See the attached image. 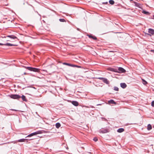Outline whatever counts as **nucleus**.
<instances>
[{"mask_svg":"<svg viewBox=\"0 0 154 154\" xmlns=\"http://www.w3.org/2000/svg\"><path fill=\"white\" fill-rule=\"evenodd\" d=\"M26 68L28 70L30 71H32L35 72H40V69H39L32 68L30 67H26Z\"/></svg>","mask_w":154,"mask_h":154,"instance_id":"1","label":"nucleus"},{"mask_svg":"<svg viewBox=\"0 0 154 154\" xmlns=\"http://www.w3.org/2000/svg\"><path fill=\"white\" fill-rule=\"evenodd\" d=\"M10 97L13 99H18L21 98V96L17 94H11L10 95Z\"/></svg>","mask_w":154,"mask_h":154,"instance_id":"2","label":"nucleus"},{"mask_svg":"<svg viewBox=\"0 0 154 154\" xmlns=\"http://www.w3.org/2000/svg\"><path fill=\"white\" fill-rule=\"evenodd\" d=\"M41 133H42V132H41V131H37L35 132L34 133H31V134L28 135L27 136V137H30L32 136H33V135H35L39 134H40Z\"/></svg>","mask_w":154,"mask_h":154,"instance_id":"3","label":"nucleus"},{"mask_svg":"<svg viewBox=\"0 0 154 154\" xmlns=\"http://www.w3.org/2000/svg\"><path fill=\"white\" fill-rule=\"evenodd\" d=\"M98 79H100L102 80L104 83L106 84H108L109 83V81L106 78H99Z\"/></svg>","mask_w":154,"mask_h":154,"instance_id":"4","label":"nucleus"},{"mask_svg":"<svg viewBox=\"0 0 154 154\" xmlns=\"http://www.w3.org/2000/svg\"><path fill=\"white\" fill-rule=\"evenodd\" d=\"M26 140H27V139H21L17 141H16V142L15 141L12 142H11V143H16L17 142H25V141Z\"/></svg>","mask_w":154,"mask_h":154,"instance_id":"5","label":"nucleus"},{"mask_svg":"<svg viewBox=\"0 0 154 154\" xmlns=\"http://www.w3.org/2000/svg\"><path fill=\"white\" fill-rule=\"evenodd\" d=\"M118 70L120 72L124 73L126 72V70L124 69L121 67L119 68Z\"/></svg>","mask_w":154,"mask_h":154,"instance_id":"6","label":"nucleus"},{"mask_svg":"<svg viewBox=\"0 0 154 154\" xmlns=\"http://www.w3.org/2000/svg\"><path fill=\"white\" fill-rule=\"evenodd\" d=\"M148 32L151 34L152 35H154V30L152 29H148Z\"/></svg>","mask_w":154,"mask_h":154,"instance_id":"7","label":"nucleus"},{"mask_svg":"<svg viewBox=\"0 0 154 154\" xmlns=\"http://www.w3.org/2000/svg\"><path fill=\"white\" fill-rule=\"evenodd\" d=\"M108 103L109 104H116V103L115 102L114 100H109L108 101Z\"/></svg>","mask_w":154,"mask_h":154,"instance_id":"8","label":"nucleus"},{"mask_svg":"<svg viewBox=\"0 0 154 154\" xmlns=\"http://www.w3.org/2000/svg\"><path fill=\"white\" fill-rule=\"evenodd\" d=\"M72 104L75 106H77L79 105V103L76 101H73L72 102Z\"/></svg>","mask_w":154,"mask_h":154,"instance_id":"9","label":"nucleus"},{"mask_svg":"<svg viewBox=\"0 0 154 154\" xmlns=\"http://www.w3.org/2000/svg\"><path fill=\"white\" fill-rule=\"evenodd\" d=\"M120 85L121 87L123 88H125L127 86L126 84L124 83H121L120 84Z\"/></svg>","mask_w":154,"mask_h":154,"instance_id":"10","label":"nucleus"},{"mask_svg":"<svg viewBox=\"0 0 154 154\" xmlns=\"http://www.w3.org/2000/svg\"><path fill=\"white\" fill-rule=\"evenodd\" d=\"M108 69L109 70V71H112V72H117V69H115L113 68H111V67L109 68H108Z\"/></svg>","mask_w":154,"mask_h":154,"instance_id":"11","label":"nucleus"},{"mask_svg":"<svg viewBox=\"0 0 154 154\" xmlns=\"http://www.w3.org/2000/svg\"><path fill=\"white\" fill-rule=\"evenodd\" d=\"M100 132L102 133H105L108 132V130L106 129H102L100 131Z\"/></svg>","mask_w":154,"mask_h":154,"instance_id":"12","label":"nucleus"},{"mask_svg":"<svg viewBox=\"0 0 154 154\" xmlns=\"http://www.w3.org/2000/svg\"><path fill=\"white\" fill-rule=\"evenodd\" d=\"M7 37H9L13 39L17 38V37L14 35H8L7 36Z\"/></svg>","mask_w":154,"mask_h":154,"instance_id":"13","label":"nucleus"},{"mask_svg":"<svg viewBox=\"0 0 154 154\" xmlns=\"http://www.w3.org/2000/svg\"><path fill=\"white\" fill-rule=\"evenodd\" d=\"M4 45L5 46H16L17 45H14L12 44H11L9 43H7L6 44H4Z\"/></svg>","mask_w":154,"mask_h":154,"instance_id":"14","label":"nucleus"},{"mask_svg":"<svg viewBox=\"0 0 154 154\" xmlns=\"http://www.w3.org/2000/svg\"><path fill=\"white\" fill-rule=\"evenodd\" d=\"M124 131V129L123 128H120L117 130V131L119 133H122Z\"/></svg>","mask_w":154,"mask_h":154,"instance_id":"15","label":"nucleus"},{"mask_svg":"<svg viewBox=\"0 0 154 154\" xmlns=\"http://www.w3.org/2000/svg\"><path fill=\"white\" fill-rule=\"evenodd\" d=\"M88 36L89 38H91L94 40L97 39V38L95 36H93L91 35H88Z\"/></svg>","mask_w":154,"mask_h":154,"instance_id":"16","label":"nucleus"},{"mask_svg":"<svg viewBox=\"0 0 154 154\" xmlns=\"http://www.w3.org/2000/svg\"><path fill=\"white\" fill-rule=\"evenodd\" d=\"M134 3L135 4V5L136 6L140 8V4L138 3H137V2H134Z\"/></svg>","mask_w":154,"mask_h":154,"instance_id":"17","label":"nucleus"},{"mask_svg":"<svg viewBox=\"0 0 154 154\" xmlns=\"http://www.w3.org/2000/svg\"><path fill=\"white\" fill-rule=\"evenodd\" d=\"M61 126V125L59 123H57L56 124V128H59Z\"/></svg>","mask_w":154,"mask_h":154,"instance_id":"18","label":"nucleus"},{"mask_svg":"<svg viewBox=\"0 0 154 154\" xmlns=\"http://www.w3.org/2000/svg\"><path fill=\"white\" fill-rule=\"evenodd\" d=\"M21 98H22V100L23 101H27V100L26 99V97L25 96H24L23 95L21 96Z\"/></svg>","mask_w":154,"mask_h":154,"instance_id":"19","label":"nucleus"},{"mask_svg":"<svg viewBox=\"0 0 154 154\" xmlns=\"http://www.w3.org/2000/svg\"><path fill=\"white\" fill-rule=\"evenodd\" d=\"M63 65H67V66H71V67L72 66V64H70V63H63Z\"/></svg>","mask_w":154,"mask_h":154,"instance_id":"20","label":"nucleus"},{"mask_svg":"<svg viewBox=\"0 0 154 154\" xmlns=\"http://www.w3.org/2000/svg\"><path fill=\"white\" fill-rule=\"evenodd\" d=\"M152 126L150 125L149 124L147 126V130H150L152 129Z\"/></svg>","mask_w":154,"mask_h":154,"instance_id":"21","label":"nucleus"},{"mask_svg":"<svg viewBox=\"0 0 154 154\" xmlns=\"http://www.w3.org/2000/svg\"><path fill=\"white\" fill-rule=\"evenodd\" d=\"M72 67H76L78 68H81V66H77V65H74V64H72Z\"/></svg>","mask_w":154,"mask_h":154,"instance_id":"22","label":"nucleus"},{"mask_svg":"<svg viewBox=\"0 0 154 154\" xmlns=\"http://www.w3.org/2000/svg\"><path fill=\"white\" fill-rule=\"evenodd\" d=\"M110 4L111 5H113L114 3V2L112 0H110L109 1Z\"/></svg>","mask_w":154,"mask_h":154,"instance_id":"23","label":"nucleus"},{"mask_svg":"<svg viewBox=\"0 0 154 154\" xmlns=\"http://www.w3.org/2000/svg\"><path fill=\"white\" fill-rule=\"evenodd\" d=\"M143 83L144 85H146L147 84V82L143 79H142Z\"/></svg>","mask_w":154,"mask_h":154,"instance_id":"24","label":"nucleus"},{"mask_svg":"<svg viewBox=\"0 0 154 154\" xmlns=\"http://www.w3.org/2000/svg\"><path fill=\"white\" fill-rule=\"evenodd\" d=\"M142 12L143 13H144L145 14H149V13L148 12L146 11H143Z\"/></svg>","mask_w":154,"mask_h":154,"instance_id":"25","label":"nucleus"},{"mask_svg":"<svg viewBox=\"0 0 154 154\" xmlns=\"http://www.w3.org/2000/svg\"><path fill=\"white\" fill-rule=\"evenodd\" d=\"M114 90L117 91H119V88L116 87H114Z\"/></svg>","mask_w":154,"mask_h":154,"instance_id":"26","label":"nucleus"},{"mask_svg":"<svg viewBox=\"0 0 154 154\" xmlns=\"http://www.w3.org/2000/svg\"><path fill=\"white\" fill-rule=\"evenodd\" d=\"M59 20L61 22H64L65 21V20L63 19H59Z\"/></svg>","mask_w":154,"mask_h":154,"instance_id":"27","label":"nucleus"},{"mask_svg":"<svg viewBox=\"0 0 154 154\" xmlns=\"http://www.w3.org/2000/svg\"><path fill=\"white\" fill-rule=\"evenodd\" d=\"M93 140L94 141L96 142L97 141L98 139L97 137H95L93 139Z\"/></svg>","mask_w":154,"mask_h":154,"instance_id":"28","label":"nucleus"},{"mask_svg":"<svg viewBox=\"0 0 154 154\" xmlns=\"http://www.w3.org/2000/svg\"><path fill=\"white\" fill-rule=\"evenodd\" d=\"M151 105L152 106L154 107V101H153L152 102Z\"/></svg>","mask_w":154,"mask_h":154,"instance_id":"29","label":"nucleus"},{"mask_svg":"<svg viewBox=\"0 0 154 154\" xmlns=\"http://www.w3.org/2000/svg\"><path fill=\"white\" fill-rule=\"evenodd\" d=\"M83 107H85L87 108H89V107L88 106H83Z\"/></svg>","mask_w":154,"mask_h":154,"instance_id":"30","label":"nucleus"},{"mask_svg":"<svg viewBox=\"0 0 154 154\" xmlns=\"http://www.w3.org/2000/svg\"><path fill=\"white\" fill-rule=\"evenodd\" d=\"M0 45H4V44H2V43H0Z\"/></svg>","mask_w":154,"mask_h":154,"instance_id":"31","label":"nucleus"},{"mask_svg":"<svg viewBox=\"0 0 154 154\" xmlns=\"http://www.w3.org/2000/svg\"><path fill=\"white\" fill-rule=\"evenodd\" d=\"M11 110H13V111H17V110H15V109H11Z\"/></svg>","mask_w":154,"mask_h":154,"instance_id":"32","label":"nucleus"},{"mask_svg":"<svg viewBox=\"0 0 154 154\" xmlns=\"http://www.w3.org/2000/svg\"><path fill=\"white\" fill-rule=\"evenodd\" d=\"M5 40L6 41H10L9 40H8L7 39H6Z\"/></svg>","mask_w":154,"mask_h":154,"instance_id":"33","label":"nucleus"},{"mask_svg":"<svg viewBox=\"0 0 154 154\" xmlns=\"http://www.w3.org/2000/svg\"><path fill=\"white\" fill-rule=\"evenodd\" d=\"M151 51H152V52H153V53H154V50H151Z\"/></svg>","mask_w":154,"mask_h":154,"instance_id":"34","label":"nucleus"},{"mask_svg":"<svg viewBox=\"0 0 154 154\" xmlns=\"http://www.w3.org/2000/svg\"><path fill=\"white\" fill-rule=\"evenodd\" d=\"M101 105V104H97V106H98V105Z\"/></svg>","mask_w":154,"mask_h":154,"instance_id":"35","label":"nucleus"},{"mask_svg":"<svg viewBox=\"0 0 154 154\" xmlns=\"http://www.w3.org/2000/svg\"><path fill=\"white\" fill-rule=\"evenodd\" d=\"M91 107H92V108H93L94 107V106H91Z\"/></svg>","mask_w":154,"mask_h":154,"instance_id":"36","label":"nucleus"},{"mask_svg":"<svg viewBox=\"0 0 154 154\" xmlns=\"http://www.w3.org/2000/svg\"><path fill=\"white\" fill-rule=\"evenodd\" d=\"M24 74H25V75H26V73L25 72V73H24Z\"/></svg>","mask_w":154,"mask_h":154,"instance_id":"37","label":"nucleus"},{"mask_svg":"<svg viewBox=\"0 0 154 154\" xmlns=\"http://www.w3.org/2000/svg\"><path fill=\"white\" fill-rule=\"evenodd\" d=\"M3 38H6V37H3Z\"/></svg>","mask_w":154,"mask_h":154,"instance_id":"38","label":"nucleus"},{"mask_svg":"<svg viewBox=\"0 0 154 154\" xmlns=\"http://www.w3.org/2000/svg\"><path fill=\"white\" fill-rule=\"evenodd\" d=\"M153 19H154V15L153 16Z\"/></svg>","mask_w":154,"mask_h":154,"instance_id":"39","label":"nucleus"}]
</instances>
